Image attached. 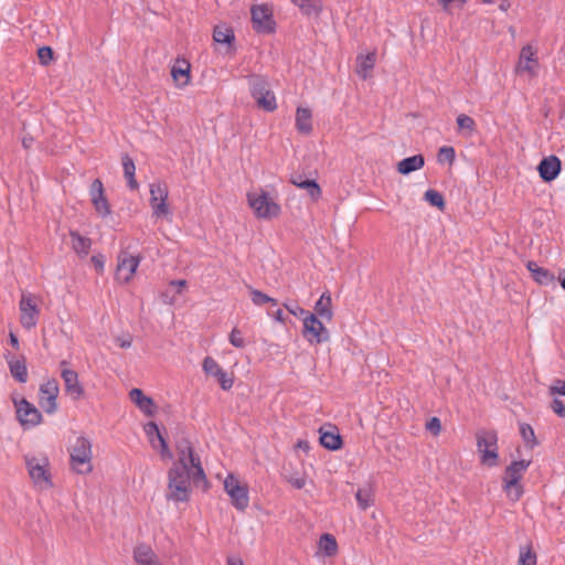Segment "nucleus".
I'll list each match as a JSON object with an SVG mask.
<instances>
[{
	"label": "nucleus",
	"instance_id": "1",
	"mask_svg": "<svg viewBox=\"0 0 565 565\" xmlns=\"http://www.w3.org/2000/svg\"><path fill=\"white\" fill-rule=\"evenodd\" d=\"M192 492L189 466L172 465L168 471L167 500L188 502Z\"/></svg>",
	"mask_w": 565,
	"mask_h": 565
},
{
	"label": "nucleus",
	"instance_id": "2",
	"mask_svg": "<svg viewBox=\"0 0 565 565\" xmlns=\"http://www.w3.org/2000/svg\"><path fill=\"white\" fill-rule=\"evenodd\" d=\"M248 85L252 97L260 109L274 111L277 108L276 97L265 76L257 74L249 75Z\"/></svg>",
	"mask_w": 565,
	"mask_h": 565
},
{
	"label": "nucleus",
	"instance_id": "3",
	"mask_svg": "<svg viewBox=\"0 0 565 565\" xmlns=\"http://www.w3.org/2000/svg\"><path fill=\"white\" fill-rule=\"evenodd\" d=\"M476 439L480 462L487 467L497 466L499 461L497 431L480 429L476 434Z\"/></svg>",
	"mask_w": 565,
	"mask_h": 565
},
{
	"label": "nucleus",
	"instance_id": "4",
	"mask_svg": "<svg viewBox=\"0 0 565 565\" xmlns=\"http://www.w3.org/2000/svg\"><path fill=\"white\" fill-rule=\"evenodd\" d=\"M70 456L72 468L77 473L85 475L92 472V443L88 438L84 436L77 437Z\"/></svg>",
	"mask_w": 565,
	"mask_h": 565
},
{
	"label": "nucleus",
	"instance_id": "5",
	"mask_svg": "<svg viewBox=\"0 0 565 565\" xmlns=\"http://www.w3.org/2000/svg\"><path fill=\"white\" fill-rule=\"evenodd\" d=\"M247 200L249 206L259 218H273L279 215L280 206L274 202L268 193L260 190V193H248Z\"/></svg>",
	"mask_w": 565,
	"mask_h": 565
},
{
	"label": "nucleus",
	"instance_id": "6",
	"mask_svg": "<svg viewBox=\"0 0 565 565\" xmlns=\"http://www.w3.org/2000/svg\"><path fill=\"white\" fill-rule=\"evenodd\" d=\"M12 402L15 407L17 419L24 429L32 428L41 424L43 419L41 412L26 398L21 397L18 399L13 397Z\"/></svg>",
	"mask_w": 565,
	"mask_h": 565
},
{
	"label": "nucleus",
	"instance_id": "7",
	"mask_svg": "<svg viewBox=\"0 0 565 565\" xmlns=\"http://www.w3.org/2000/svg\"><path fill=\"white\" fill-rule=\"evenodd\" d=\"M302 335L310 344H320L330 340V332L315 315L306 316Z\"/></svg>",
	"mask_w": 565,
	"mask_h": 565
},
{
	"label": "nucleus",
	"instance_id": "8",
	"mask_svg": "<svg viewBox=\"0 0 565 565\" xmlns=\"http://www.w3.org/2000/svg\"><path fill=\"white\" fill-rule=\"evenodd\" d=\"M224 490L230 495L232 504L237 510L244 511L248 507V487L241 484L233 475H228L224 480Z\"/></svg>",
	"mask_w": 565,
	"mask_h": 565
},
{
	"label": "nucleus",
	"instance_id": "9",
	"mask_svg": "<svg viewBox=\"0 0 565 565\" xmlns=\"http://www.w3.org/2000/svg\"><path fill=\"white\" fill-rule=\"evenodd\" d=\"M49 465V459L46 457L41 459L32 457L26 459L29 475L36 486L42 488L53 487Z\"/></svg>",
	"mask_w": 565,
	"mask_h": 565
},
{
	"label": "nucleus",
	"instance_id": "10",
	"mask_svg": "<svg viewBox=\"0 0 565 565\" xmlns=\"http://www.w3.org/2000/svg\"><path fill=\"white\" fill-rule=\"evenodd\" d=\"M175 449L178 452V461L173 465L189 466L193 463L195 459H200L199 455L195 454L192 443L186 437L184 428L179 426L174 434Z\"/></svg>",
	"mask_w": 565,
	"mask_h": 565
},
{
	"label": "nucleus",
	"instance_id": "11",
	"mask_svg": "<svg viewBox=\"0 0 565 565\" xmlns=\"http://www.w3.org/2000/svg\"><path fill=\"white\" fill-rule=\"evenodd\" d=\"M253 28L258 33L270 34L275 32L276 22L271 10L266 4L253 6L250 9Z\"/></svg>",
	"mask_w": 565,
	"mask_h": 565
},
{
	"label": "nucleus",
	"instance_id": "12",
	"mask_svg": "<svg viewBox=\"0 0 565 565\" xmlns=\"http://www.w3.org/2000/svg\"><path fill=\"white\" fill-rule=\"evenodd\" d=\"M58 392V382L55 379H50L40 385L39 404L45 413L53 414L57 411Z\"/></svg>",
	"mask_w": 565,
	"mask_h": 565
},
{
	"label": "nucleus",
	"instance_id": "13",
	"mask_svg": "<svg viewBox=\"0 0 565 565\" xmlns=\"http://www.w3.org/2000/svg\"><path fill=\"white\" fill-rule=\"evenodd\" d=\"M168 188L162 182L150 185V205L152 213L157 217L168 216L170 214L168 200Z\"/></svg>",
	"mask_w": 565,
	"mask_h": 565
},
{
	"label": "nucleus",
	"instance_id": "14",
	"mask_svg": "<svg viewBox=\"0 0 565 565\" xmlns=\"http://www.w3.org/2000/svg\"><path fill=\"white\" fill-rule=\"evenodd\" d=\"M68 364L70 363L66 360L60 362L61 376L64 381L66 394H68L73 399L77 401L84 396L85 391L79 383L78 373L70 369Z\"/></svg>",
	"mask_w": 565,
	"mask_h": 565
},
{
	"label": "nucleus",
	"instance_id": "15",
	"mask_svg": "<svg viewBox=\"0 0 565 565\" xmlns=\"http://www.w3.org/2000/svg\"><path fill=\"white\" fill-rule=\"evenodd\" d=\"M140 259L139 255H132L127 249L121 250L118 255L116 278L122 282H128L136 273Z\"/></svg>",
	"mask_w": 565,
	"mask_h": 565
},
{
	"label": "nucleus",
	"instance_id": "16",
	"mask_svg": "<svg viewBox=\"0 0 565 565\" xmlns=\"http://www.w3.org/2000/svg\"><path fill=\"white\" fill-rule=\"evenodd\" d=\"M20 322L23 328L31 330L38 323L39 309L30 295H22L20 303Z\"/></svg>",
	"mask_w": 565,
	"mask_h": 565
},
{
	"label": "nucleus",
	"instance_id": "17",
	"mask_svg": "<svg viewBox=\"0 0 565 565\" xmlns=\"http://www.w3.org/2000/svg\"><path fill=\"white\" fill-rule=\"evenodd\" d=\"M145 431L149 437V441L152 448H159L161 458L163 460H171L173 458V454L171 452L168 443L161 434L158 425L154 422H149L145 425Z\"/></svg>",
	"mask_w": 565,
	"mask_h": 565
},
{
	"label": "nucleus",
	"instance_id": "18",
	"mask_svg": "<svg viewBox=\"0 0 565 565\" xmlns=\"http://www.w3.org/2000/svg\"><path fill=\"white\" fill-rule=\"evenodd\" d=\"M562 170V161L555 154L544 157L537 166V172L540 178L544 182L554 181Z\"/></svg>",
	"mask_w": 565,
	"mask_h": 565
},
{
	"label": "nucleus",
	"instance_id": "19",
	"mask_svg": "<svg viewBox=\"0 0 565 565\" xmlns=\"http://www.w3.org/2000/svg\"><path fill=\"white\" fill-rule=\"evenodd\" d=\"M521 479L522 477L515 472L511 465L505 468L503 489L512 501H518L523 493V488L520 484Z\"/></svg>",
	"mask_w": 565,
	"mask_h": 565
},
{
	"label": "nucleus",
	"instance_id": "20",
	"mask_svg": "<svg viewBox=\"0 0 565 565\" xmlns=\"http://www.w3.org/2000/svg\"><path fill=\"white\" fill-rule=\"evenodd\" d=\"M535 50L531 45H525L522 47L519 56V63L516 65L518 73L526 72L531 76L536 75L539 61L535 57Z\"/></svg>",
	"mask_w": 565,
	"mask_h": 565
},
{
	"label": "nucleus",
	"instance_id": "21",
	"mask_svg": "<svg viewBox=\"0 0 565 565\" xmlns=\"http://www.w3.org/2000/svg\"><path fill=\"white\" fill-rule=\"evenodd\" d=\"M320 433V444L328 450H339L342 448L343 441L342 437L338 431V428L334 425H328L326 427H321L319 429Z\"/></svg>",
	"mask_w": 565,
	"mask_h": 565
},
{
	"label": "nucleus",
	"instance_id": "22",
	"mask_svg": "<svg viewBox=\"0 0 565 565\" xmlns=\"http://www.w3.org/2000/svg\"><path fill=\"white\" fill-rule=\"evenodd\" d=\"M10 373L12 377L19 383H26L28 381V369L25 358L22 355L20 359H15L10 352L4 355Z\"/></svg>",
	"mask_w": 565,
	"mask_h": 565
},
{
	"label": "nucleus",
	"instance_id": "23",
	"mask_svg": "<svg viewBox=\"0 0 565 565\" xmlns=\"http://www.w3.org/2000/svg\"><path fill=\"white\" fill-rule=\"evenodd\" d=\"M290 182L297 188L306 190L313 201H318L320 199L321 188L316 180L308 179L302 174H292Z\"/></svg>",
	"mask_w": 565,
	"mask_h": 565
},
{
	"label": "nucleus",
	"instance_id": "24",
	"mask_svg": "<svg viewBox=\"0 0 565 565\" xmlns=\"http://www.w3.org/2000/svg\"><path fill=\"white\" fill-rule=\"evenodd\" d=\"M134 559L138 565H161L151 546L146 543L135 546Z\"/></svg>",
	"mask_w": 565,
	"mask_h": 565
},
{
	"label": "nucleus",
	"instance_id": "25",
	"mask_svg": "<svg viewBox=\"0 0 565 565\" xmlns=\"http://www.w3.org/2000/svg\"><path fill=\"white\" fill-rule=\"evenodd\" d=\"M131 401L148 416L154 414V402L151 397L146 396L142 390L132 388L129 393Z\"/></svg>",
	"mask_w": 565,
	"mask_h": 565
},
{
	"label": "nucleus",
	"instance_id": "26",
	"mask_svg": "<svg viewBox=\"0 0 565 565\" xmlns=\"http://www.w3.org/2000/svg\"><path fill=\"white\" fill-rule=\"evenodd\" d=\"M425 164V158L423 154H415L402 159L397 163V171L403 175H407L414 171L422 169Z\"/></svg>",
	"mask_w": 565,
	"mask_h": 565
},
{
	"label": "nucleus",
	"instance_id": "27",
	"mask_svg": "<svg viewBox=\"0 0 565 565\" xmlns=\"http://www.w3.org/2000/svg\"><path fill=\"white\" fill-rule=\"evenodd\" d=\"M526 268L532 274L533 279L540 285L547 286L554 284V275L548 269L540 267L535 262H527Z\"/></svg>",
	"mask_w": 565,
	"mask_h": 565
},
{
	"label": "nucleus",
	"instance_id": "28",
	"mask_svg": "<svg viewBox=\"0 0 565 565\" xmlns=\"http://www.w3.org/2000/svg\"><path fill=\"white\" fill-rule=\"evenodd\" d=\"M296 128L300 134L309 135L312 131V115L309 108L298 107L296 111Z\"/></svg>",
	"mask_w": 565,
	"mask_h": 565
},
{
	"label": "nucleus",
	"instance_id": "29",
	"mask_svg": "<svg viewBox=\"0 0 565 565\" xmlns=\"http://www.w3.org/2000/svg\"><path fill=\"white\" fill-rule=\"evenodd\" d=\"M189 471L190 482H192L195 487H200L202 483L203 490L206 491L210 484L202 467L201 459H195L193 463H190Z\"/></svg>",
	"mask_w": 565,
	"mask_h": 565
},
{
	"label": "nucleus",
	"instance_id": "30",
	"mask_svg": "<svg viewBox=\"0 0 565 565\" xmlns=\"http://www.w3.org/2000/svg\"><path fill=\"white\" fill-rule=\"evenodd\" d=\"M376 62V53L371 52L366 55H359L356 57V73L363 79H366L370 75V72L374 68Z\"/></svg>",
	"mask_w": 565,
	"mask_h": 565
},
{
	"label": "nucleus",
	"instance_id": "31",
	"mask_svg": "<svg viewBox=\"0 0 565 565\" xmlns=\"http://www.w3.org/2000/svg\"><path fill=\"white\" fill-rule=\"evenodd\" d=\"M332 301H331V295L329 291H326L321 295L320 299L315 305V311L316 316L320 317L321 319H324L327 321H331L333 317L332 312Z\"/></svg>",
	"mask_w": 565,
	"mask_h": 565
},
{
	"label": "nucleus",
	"instance_id": "32",
	"mask_svg": "<svg viewBox=\"0 0 565 565\" xmlns=\"http://www.w3.org/2000/svg\"><path fill=\"white\" fill-rule=\"evenodd\" d=\"M121 163L124 168V175L127 180L129 189L137 190L139 188V184L135 178L136 166L134 160L128 153H124L121 156Z\"/></svg>",
	"mask_w": 565,
	"mask_h": 565
},
{
	"label": "nucleus",
	"instance_id": "33",
	"mask_svg": "<svg viewBox=\"0 0 565 565\" xmlns=\"http://www.w3.org/2000/svg\"><path fill=\"white\" fill-rule=\"evenodd\" d=\"M213 40L220 44L232 45L235 41L234 30L226 24H218L214 26Z\"/></svg>",
	"mask_w": 565,
	"mask_h": 565
},
{
	"label": "nucleus",
	"instance_id": "34",
	"mask_svg": "<svg viewBox=\"0 0 565 565\" xmlns=\"http://www.w3.org/2000/svg\"><path fill=\"white\" fill-rule=\"evenodd\" d=\"M70 236L72 238V247L76 254L86 256L89 253L92 241L88 237L82 236L76 231H71Z\"/></svg>",
	"mask_w": 565,
	"mask_h": 565
},
{
	"label": "nucleus",
	"instance_id": "35",
	"mask_svg": "<svg viewBox=\"0 0 565 565\" xmlns=\"http://www.w3.org/2000/svg\"><path fill=\"white\" fill-rule=\"evenodd\" d=\"M171 75L175 82L183 79L182 85H186L190 81V64L188 61L178 60L171 68Z\"/></svg>",
	"mask_w": 565,
	"mask_h": 565
},
{
	"label": "nucleus",
	"instance_id": "36",
	"mask_svg": "<svg viewBox=\"0 0 565 565\" xmlns=\"http://www.w3.org/2000/svg\"><path fill=\"white\" fill-rule=\"evenodd\" d=\"M291 2L297 6L300 11L310 17H318L322 9L321 0H291Z\"/></svg>",
	"mask_w": 565,
	"mask_h": 565
},
{
	"label": "nucleus",
	"instance_id": "37",
	"mask_svg": "<svg viewBox=\"0 0 565 565\" xmlns=\"http://www.w3.org/2000/svg\"><path fill=\"white\" fill-rule=\"evenodd\" d=\"M319 548L326 556H334L338 552V543L332 534L323 533L319 540Z\"/></svg>",
	"mask_w": 565,
	"mask_h": 565
},
{
	"label": "nucleus",
	"instance_id": "38",
	"mask_svg": "<svg viewBox=\"0 0 565 565\" xmlns=\"http://www.w3.org/2000/svg\"><path fill=\"white\" fill-rule=\"evenodd\" d=\"M537 556L531 544L520 546L518 565H536Z\"/></svg>",
	"mask_w": 565,
	"mask_h": 565
},
{
	"label": "nucleus",
	"instance_id": "39",
	"mask_svg": "<svg viewBox=\"0 0 565 565\" xmlns=\"http://www.w3.org/2000/svg\"><path fill=\"white\" fill-rule=\"evenodd\" d=\"M520 435L529 449H533L539 445L536 436L534 434V429L530 424L522 423L520 424Z\"/></svg>",
	"mask_w": 565,
	"mask_h": 565
},
{
	"label": "nucleus",
	"instance_id": "40",
	"mask_svg": "<svg viewBox=\"0 0 565 565\" xmlns=\"http://www.w3.org/2000/svg\"><path fill=\"white\" fill-rule=\"evenodd\" d=\"M249 294L252 297V301L256 306H263L265 303H270L273 306H277L278 301L275 298L269 297L268 295L262 292L258 289H255L250 286H248Z\"/></svg>",
	"mask_w": 565,
	"mask_h": 565
},
{
	"label": "nucleus",
	"instance_id": "41",
	"mask_svg": "<svg viewBox=\"0 0 565 565\" xmlns=\"http://www.w3.org/2000/svg\"><path fill=\"white\" fill-rule=\"evenodd\" d=\"M424 198L431 206H435L440 211L445 209V199L438 191L429 189L425 192Z\"/></svg>",
	"mask_w": 565,
	"mask_h": 565
},
{
	"label": "nucleus",
	"instance_id": "42",
	"mask_svg": "<svg viewBox=\"0 0 565 565\" xmlns=\"http://www.w3.org/2000/svg\"><path fill=\"white\" fill-rule=\"evenodd\" d=\"M355 499L362 510H366L374 503L372 491L366 488L359 489L355 493Z\"/></svg>",
	"mask_w": 565,
	"mask_h": 565
},
{
	"label": "nucleus",
	"instance_id": "43",
	"mask_svg": "<svg viewBox=\"0 0 565 565\" xmlns=\"http://www.w3.org/2000/svg\"><path fill=\"white\" fill-rule=\"evenodd\" d=\"M92 203H93L96 212L102 217H106L111 213L109 202H108L107 198L105 196V194L97 196V199H94L92 201Z\"/></svg>",
	"mask_w": 565,
	"mask_h": 565
},
{
	"label": "nucleus",
	"instance_id": "44",
	"mask_svg": "<svg viewBox=\"0 0 565 565\" xmlns=\"http://www.w3.org/2000/svg\"><path fill=\"white\" fill-rule=\"evenodd\" d=\"M456 158V152L454 147L450 146H444L439 149L437 159L438 162L444 163L447 162L449 164H452Z\"/></svg>",
	"mask_w": 565,
	"mask_h": 565
},
{
	"label": "nucleus",
	"instance_id": "45",
	"mask_svg": "<svg viewBox=\"0 0 565 565\" xmlns=\"http://www.w3.org/2000/svg\"><path fill=\"white\" fill-rule=\"evenodd\" d=\"M457 125L459 130H468L469 134L476 130V121L473 120V118L466 114H460L457 117Z\"/></svg>",
	"mask_w": 565,
	"mask_h": 565
},
{
	"label": "nucleus",
	"instance_id": "46",
	"mask_svg": "<svg viewBox=\"0 0 565 565\" xmlns=\"http://www.w3.org/2000/svg\"><path fill=\"white\" fill-rule=\"evenodd\" d=\"M203 370L206 374L213 375L216 377L217 373H220L223 369L217 364V362L211 358L206 356L203 360Z\"/></svg>",
	"mask_w": 565,
	"mask_h": 565
},
{
	"label": "nucleus",
	"instance_id": "47",
	"mask_svg": "<svg viewBox=\"0 0 565 565\" xmlns=\"http://www.w3.org/2000/svg\"><path fill=\"white\" fill-rule=\"evenodd\" d=\"M284 307L288 310L289 313L302 319V322L305 321L306 316L311 315V312L300 307L297 302H285Z\"/></svg>",
	"mask_w": 565,
	"mask_h": 565
},
{
	"label": "nucleus",
	"instance_id": "48",
	"mask_svg": "<svg viewBox=\"0 0 565 565\" xmlns=\"http://www.w3.org/2000/svg\"><path fill=\"white\" fill-rule=\"evenodd\" d=\"M38 57L42 65H49L54 58V51L50 46H42L38 50Z\"/></svg>",
	"mask_w": 565,
	"mask_h": 565
},
{
	"label": "nucleus",
	"instance_id": "49",
	"mask_svg": "<svg viewBox=\"0 0 565 565\" xmlns=\"http://www.w3.org/2000/svg\"><path fill=\"white\" fill-rule=\"evenodd\" d=\"M230 343L235 348H244L246 345L245 340L242 337V331L234 328L228 337Z\"/></svg>",
	"mask_w": 565,
	"mask_h": 565
},
{
	"label": "nucleus",
	"instance_id": "50",
	"mask_svg": "<svg viewBox=\"0 0 565 565\" xmlns=\"http://www.w3.org/2000/svg\"><path fill=\"white\" fill-rule=\"evenodd\" d=\"M89 194H90L92 201L94 199H97V196L105 194L103 182L99 179H95L92 182L90 188H89Z\"/></svg>",
	"mask_w": 565,
	"mask_h": 565
},
{
	"label": "nucleus",
	"instance_id": "51",
	"mask_svg": "<svg viewBox=\"0 0 565 565\" xmlns=\"http://www.w3.org/2000/svg\"><path fill=\"white\" fill-rule=\"evenodd\" d=\"M216 379L224 391H228L233 386V379L228 377L225 371L217 373Z\"/></svg>",
	"mask_w": 565,
	"mask_h": 565
},
{
	"label": "nucleus",
	"instance_id": "52",
	"mask_svg": "<svg viewBox=\"0 0 565 565\" xmlns=\"http://www.w3.org/2000/svg\"><path fill=\"white\" fill-rule=\"evenodd\" d=\"M426 429L437 436L441 430L440 419L438 417H431L426 424Z\"/></svg>",
	"mask_w": 565,
	"mask_h": 565
},
{
	"label": "nucleus",
	"instance_id": "53",
	"mask_svg": "<svg viewBox=\"0 0 565 565\" xmlns=\"http://www.w3.org/2000/svg\"><path fill=\"white\" fill-rule=\"evenodd\" d=\"M551 408L556 415H558L562 418H565V405L561 399L554 398L551 403Z\"/></svg>",
	"mask_w": 565,
	"mask_h": 565
},
{
	"label": "nucleus",
	"instance_id": "54",
	"mask_svg": "<svg viewBox=\"0 0 565 565\" xmlns=\"http://www.w3.org/2000/svg\"><path fill=\"white\" fill-rule=\"evenodd\" d=\"M530 463H531L530 460L522 459V460L512 461L511 466L514 468L515 472L522 477L523 472L527 469Z\"/></svg>",
	"mask_w": 565,
	"mask_h": 565
},
{
	"label": "nucleus",
	"instance_id": "55",
	"mask_svg": "<svg viewBox=\"0 0 565 565\" xmlns=\"http://www.w3.org/2000/svg\"><path fill=\"white\" fill-rule=\"evenodd\" d=\"M550 393L552 395L558 394L565 396V381L556 380L555 384L550 387Z\"/></svg>",
	"mask_w": 565,
	"mask_h": 565
},
{
	"label": "nucleus",
	"instance_id": "56",
	"mask_svg": "<svg viewBox=\"0 0 565 565\" xmlns=\"http://www.w3.org/2000/svg\"><path fill=\"white\" fill-rule=\"evenodd\" d=\"M95 269L97 271H102L103 268H104V264H105V259H104V256L103 255H94L92 258H90Z\"/></svg>",
	"mask_w": 565,
	"mask_h": 565
},
{
	"label": "nucleus",
	"instance_id": "57",
	"mask_svg": "<svg viewBox=\"0 0 565 565\" xmlns=\"http://www.w3.org/2000/svg\"><path fill=\"white\" fill-rule=\"evenodd\" d=\"M117 342L120 348L128 349L131 347L132 338L130 335H128L127 338H118Z\"/></svg>",
	"mask_w": 565,
	"mask_h": 565
},
{
	"label": "nucleus",
	"instance_id": "58",
	"mask_svg": "<svg viewBox=\"0 0 565 565\" xmlns=\"http://www.w3.org/2000/svg\"><path fill=\"white\" fill-rule=\"evenodd\" d=\"M33 141H34L33 137L24 136L22 138V146H23V148L30 149L32 147V145H33Z\"/></svg>",
	"mask_w": 565,
	"mask_h": 565
},
{
	"label": "nucleus",
	"instance_id": "59",
	"mask_svg": "<svg viewBox=\"0 0 565 565\" xmlns=\"http://www.w3.org/2000/svg\"><path fill=\"white\" fill-rule=\"evenodd\" d=\"M170 285H171V286H173V287H178L177 292H178V294H180V292H181V289H182L183 287H185L186 281H185V280H183V279H180V280H172V281L170 282Z\"/></svg>",
	"mask_w": 565,
	"mask_h": 565
},
{
	"label": "nucleus",
	"instance_id": "60",
	"mask_svg": "<svg viewBox=\"0 0 565 565\" xmlns=\"http://www.w3.org/2000/svg\"><path fill=\"white\" fill-rule=\"evenodd\" d=\"M290 482L297 489H302L306 484V481L303 478H297L295 480H290Z\"/></svg>",
	"mask_w": 565,
	"mask_h": 565
},
{
	"label": "nucleus",
	"instance_id": "61",
	"mask_svg": "<svg viewBox=\"0 0 565 565\" xmlns=\"http://www.w3.org/2000/svg\"><path fill=\"white\" fill-rule=\"evenodd\" d=\"M9 341H10V344L14 348V349H19V339L18 337L13 333V332H10L9 334Z\"/></svg>",
	"mask_w": 565,
	"mask_h": 565
},
{
	"label": "nucleus",
	"instance_id": "62",
	"mask_svg": "<svg viewBox=\"0 0 565 565\" xmlns=\"http://www.w3.org/2000/svg\"><path fill=\"white\" fill-rule=\"evenodd\" d=\"M227 565H244L241 558L230 557L227 558Z\"/></svg>",
	"mask_w": 565,
	"mask_h": 565
},
{
	"label": "nucleus",
	"instance_id": "63",
	"mask_svg": "<svg viewBox=\"0 0 565 565\" xmlns=\"http://www.w3.org/2000/svg\"><path fill=\"white\" fill-rule=\"evenodd\" d=\"M274 318L276 321L278 322H284L285 319H284V313H282V310L281 309H278L275 313H274Z\"/></svg>",
	"mask_w": 565,
	"mask_h": 565
},
{
	"label": "nucleus",
	"instance_id": "64",
	"mask_svg": "<svg viewBox=\"0 0 565 565\" xmlns=\"http://www.w3.org/2000/svg\"><path fill=\"white\" fill-rule=\"evenodd\" d=\"M499 8L502 10V11H507L509 8H510V2L508 0H502Z\"/></svg>",
	"mask_w": 565,
	"mask_h": 565
}]
</instances>
